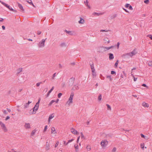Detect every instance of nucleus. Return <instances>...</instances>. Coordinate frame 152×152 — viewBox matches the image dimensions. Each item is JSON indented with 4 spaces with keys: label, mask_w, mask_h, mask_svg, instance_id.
Returning <instances> with one entry per match:
<instances>
[{
    "label": "nucleus",
    "mask_w": 152,
    "mask_h": 152,
    "mask_svg": "<svg viewBox=\"0 0 152 152\" xmlns=\"http://www.w3.org/2000/svg\"><path fill=\"white\" fill-rule=\"evenodd\" d=\"M144 2L146 4H148L149 2V0H145L144 1Z\"/></svg>",
    "instance_id": "49530a36"
},
{
    "label": "nucleus",
    "mask_w": 152,
    "mask_h": 152,
    "mask_svg": "<svg viewBox=\"0 0 152 152\" xmlns=\"http://www.w3.org/2000/svg\"><path fill=\"white\" fill-rule=\"evenodd\" d=\"M109 55V59L110 60L113 59L114 58V56L112 53H110Z\"/></svg>",
    "instance_id": "ddd939ff"
},
{
    "label": "nucleus",
    "mask_w": 152,
    "mask_h": 152,
    "mask_svg": "<svg viewBox=\"0 0 152 152\" xmlns=\"http://www.w3.org/2000/svg\"><path fill=\"white\" fill-rule=\"evenodd\" d=\"M36 132V130H34L31 133V135L32 136H33L35 134Z\"/></svg>",
    "instance_id": "72a5a7b5"
},
{
    "label": "nucleus",
    "mask_w": 152,
    "mask_h": 152,
    "mask_svg": "<svg viewBox=\"0 0 152 152\" xmlns=\"http://www.w3.org/2000/svg\"><path fill=\"white\" fill-rule=\"evenodd\" d=\"M62 95V94L61 93H59L58 94V98H60Z\"/></svg>",
    "instance_id": "864d4df0"
},
{
    "label": "nucleus",
    "mask_w": 152,
    "mask_h": 152,
    "mask_svg": "<svg viewBox=\"0 0 152 152\" xmlns=\"http://www.w3.org/2000/svg\"><path fill=\"white\" fill-rule=\"evenodd\" d=\"M142 106L145 107H149V105L145 102H143L142 103Z\"/></svg>",
    "instance_id": "f3484780"
},
{
    "label": "nucleus",
    "mask_w": 152,
    "mask_h": 152,
    "mask_svg": "<svg viewBox=\"0 0 152 152\" xmlns=\"http://www.w3.org/2000/svg\"><path fill=\"white\" fill-rule=\"evenodd\" d=\"M65 31L66 32V33H67V34H69L70 35H72V34H71V31H67L66 30H65Z\"/></svg>",
    "instance_id": "ea45409f"
},
{
    "label": "nucleus",
    "mask_w": 152,
    "mask_h": 152,
    "mask_svg": "<svg viewBox=\"0 0 152 152\" xmlns=\"http://www.w3.org/2000/svg\"><path fill=\"white\" fill-rule=\"evenodd\" d=\"M132 53V55L133 56L135 55L136 53L137 52L136 51V50L135 49H134L132 52H131Z\"/></svg>",
    "instance_id": "5701e85b"
},
{
    "label": "nucleus",
    "mask_w": 152,
    "mask_h": 152,
    "mask_svg": "<svg viewBox=\"0 0 152 152\" xmlns=\"http://www.w3.org/2000/svg\"><path fill=\"white\" fill-rule=\"evenodd\" d=\"M17 4L19 8L22 11V12H23L24 11V9L22 5L18 2L17 3Z\"/></svg>",
    "instance_id": "6e6552de"
},
{
    "label": "nucleus",
    "mask_w": 152,
    "mask_h": 152,
    "mask_svg": "<svg viewBox=\"0 0 152 152\" xmlns=\"http://www.w3.org/2000/svg\"><path fill=\"white\" fill-rule=\"evenodd\" d=\"M108 144V142L107 140H102L100 144L102 147H106Z\"/></svg>",
    "instance_id": "7ed1b4c3"
},
{
    "label": "nucleus",
    "mask_w": 152,
    "mask_h": 152,
    "mask_svg": "<svg viewBox=\"0 0 152 152\" xmlns=\"http://www.w3.org/2000/svg\"><path fill=\"white\" fill-rule=\"evenodd\" d=\"M84 3H85L86 5V6L88 7L89 9L90 8V7L88 5V1L87 0H86V1H84Z\"/></svg>",
    "instance_id": "b1692460"
},
{
    "label": "nucleus",
    "mask_w": 152,
    "mask_h": 152,
    "mask_svg": "<svg viewBox=\"0 0 152 152\" xmlns=\"http://www.w3.org/2000/svg\"><path fill=\"white\" fill-rule=\"evenodd\" d=\"M119 61L118 60H117L116 63L115 64V68H117L118 66V64Z\"/></svg>",
    "instance_id": "c85d7f7f"
},
{
    "label": "nucleus",
    "mask_w": 152,
    "mask_h": 152,
    "mask_svg": "<svg viewBox=\"0 0 152 152\" xmlns=\"http://www.w3.org/2000/svg\"><path fill=\"white\" fill-rule=\"evenodd\" d=\"M116 150V148L115 147H114L113 148L112 150V152H115Z\"/></svg>",
    "instance_id": "8fccbe9b"
},
{
    "label": "nucleus",
    "mask_w": 152,
    "mask_h": 152,
    "mask_svg": "<svg viewBox=\"0 0 152 152\" xmlns=\"http://www.w3.org/2000/svg\"><path fill=\"white\" fill-rule=\"evenodd\" d=\"M89 64H90V65H94V63L92 61H91L90 62Z\"/></svg>",
    "instance_id": "338daca9"
},
{
    "label": "nucleus",
    "mask_w": 152,
    "mask_h": 152,
    "mask_svg": "<svg viewBox=\"0 0 152 152\" xmlns=\"http://www.w3.org/2000/svg\"><path fill=\"white\" fill-rule=\"evenodd\" d=\"M91 68V69L92 70H95L94 67V64L92 65H90Z\"/></svg>",
    "instance_id": "58836bf2"
},
{
    "label": "nucleus",
    "mask_w": 152,
    "mask_h": 152,
    "mask_svg": "<svg viewBox=\"0 0 152 152\" xmlns=\"http://www.w3.org/2000/svg\"><path fill=\"white\" fill-rule=\"evenodd\" d=\"M74 96V93H71L70 95L69 98V99L68 101L67 102V103H68L69 105L71 104L72 103V100Z\"/></svg>",
    "instance_id": "f03ea898"
},
{
    "label": "nucleus",
    "mask_w": 152,
    "mask_h": 152,
    "mask_svg": "<svg viewBox=\"0 0 152 152\" xmlns=\"http://www.w3.org/2000/svg\"><path fill=\"white\" fill-rule=\"evenodd\" d=\"M144 143H142L140 144V146L142 149H143L144 148Z\"/></svg>",
    "instance_id": "37998d69"
},
{
    "label": "nucleus",
    "mask_w": 152,
    "mask_h": 152,
    "mask_svg": "<svg viewBox=\"0 0 152 152\" xmlns=\"http://www.w3.org/2000/svg\"><path fill=\"white\" fill-rule=\"evenodd\" d=\"M22 68H19L17 69V74H18L20 72L22 71Z\"/></svg>",
    "instance_id": "4be33fe9"
},
{
    "label": "nucleus",
    "mask_w": 152,
    "mask_h": 152,
    "mask_svg": "<svg viewBox=\"0 0 152 152\" xmlns=\"http://www.w3.org/2000/svg\"><path fill=\"white\" fill-rule=\"evenodd\" d=\"M10 118V117L9 116H7V117L6 118V119H5V120L6 121H7V120L8 119H9V118Z\"/></svg>",
    "instance_id": "774afa93"
},
{
    "label": "nucleus",
    "mask_w": 152,
    "mask_h": 152,
    "mask_svg": "<svg viewBox=\"0 0 152 152\" xmlns=\"http://www.w3.org/2000/svg\"><path fill=\"white\" fill-rule=\"evenodd\" d=\"M47 38H46L45 39H42V41H40L38 44V46L39 48H41L45 46V41L46 39Z\"/></svg>",
    "instance_id": "f257e3e1"
},
{
    "label": "nucleus",
    "mask_w": 152,
    "mask_h": 152,
    "mask_svg": "<svg viewBox=\"0 0 152 152\" xmlns=\"http://www.w3.org/2000/svg\"><path fill=\"white\" fill-rule=\"evenodd\" d=\"M108 31H109L108 30H101L100 31L101 32H103V31L107 32Z\"/></svg>",
    "instance_id": "69168bd1"
},
{
    "label": "nucleus",
    "mask_w": 152,
    "mask_h": 152,
    "mask_svg": "<svg viewBox=\"0 0 152 152\" xmlns=\"http://www.w3.org/2000/svg\"><path fill=\"white\" fill-rule=\"evenodd\" d=\"M106 106L107 107V109L108 110H111V108L110 106L108 104H106Z\"/></svg>",
    "instance_id": "4c0bfd02"
},
{
    "label": "nucleus",
    "mask_w": 152,
    "mask_h": 152,
    "mask_svg": "<svg viewBox=\"0 0 152 152\" xmlns=\"http://www.w3.org/2000/svg\"><path fill=\"white\" fill-rule=\"evenodd\" d=\"M47 127H48V126L47 125H46L45 126L44 129L43 130L44 132H45L46 131V130L47 129Z\"/></svg>",
    "instance_id": "3c124183"
},
{
    "label": "nucleus",
    "mask_w": 152,
    "mask_h": 152,
    "mask_svg": "<svg viewBox=\"0 0 152 152\" xmlns=\"http://www.w3.org/2000/svg\"><path fill=\"white\" fill-rule=\"evenodd\" d=\"M54 117V114L53 113L50 115L49 118H48V122H50V120L51 119H52Z\"/></svg>",
    "instance_id": "f8f14e48"
},
{
    "label": "nucleus",
    "mask_w": 152,
    "mask_h": 152,
    "mask_svg": "<svg viewBox=\"0 0 152 152\" xmlns=\"http://www.w3.org/2000/svg\"><path fill=\"white\" fill-rule=\"evenodd\" d=\"M113 47H114L113 46H111L110 47H107V48L105 47H102L104 49V50L105 51H106L107 50L113 48Z\"/></svg>",
    "instance_id": "4468645a"
},
{
    "label": "nucleus",
    "mask_w": 152,
    "mask_h": 152,
    "mask_svg": "<svg viewBox=\"0 0 152 152\" xmlns=\"http://www.w3.org/2000/svg\"><path fill=\"white\" fill-rule=\"evenodd\" d=\"M81 134V138L82 139L84 140L85 139V136L83 135V134L82 132L80 133Z\"/></svg>",
    "instance_id": "bb28decb"
},
{
    "label": "nucleus",
    "mask_w": 152,
    "mask_h": 152,
    "mask_svg": "<svg viewBox=\"0 0 152 152\" xmlns=\"http://www.w3.org/2000/svg\"><path fill=\"white\" fill-rule=\"evenodd\" d=\"M80 20L79 21V23H80L83 24L84 23V20L82 18H80Z\"/></svg>",
    "instance_id": "a211bd4d"
},
{
    "label": "nucleus",
    "mask_w": 152,
    "mask_h": 152,
    "mask_svg": "<svg viewBox=\"0 0 152 152\" xmlns=\"http://www.w3.org/2000/svg\"><path fill=\"white\" fill-rule=\"evenodd\" d=\"M41 33V31H37V34L38 35H39Z\"/></svg>",
    "instance_id": "e2e57ef3"
},
{
    "label": "nucleus",
    "mask_w": 152,
    "mask_h": 152,
    "mask_svg": "<svg viewBox=\"0 0 152 152\" xmlns=\"http://www.w3.org/2000/svg\"><path fill=\"white\" fill-rule=\"evenodd\" d=\"M86 148L87 150L88 151H90L91 149V146L89 145H88L86 147Z\"/></svg>",
    "instance_id": "393cba45"
},
{
    "label": "nucleus",
    "mask_w": 152,
    "mask_h": 152,
    "mask_svg": "<svg viewBox=\"0 0 152 152\" xmlns=\"http://www.w3.org/2000/svg\"><path fill=\"white\" fill-rule=\"evenodd\" d=\"M39 107V105H36L33 108V111H34V110L36 111L38 109Z\"/></svg>",
    "instance_id": "412c9836"
},
{
    "label": "nucleus",
    "mask_w": 152,
    "mask_h": 152,
    "mask_svg": "<svg viewBox=\"0 0 152 152\" xmlns=\"http://www.w3.org/2000/svg\"><path fill=\"white\" fill-rule=\"evenodd\" d=\"M95 70H92V75L93 77V78H94V77H95L96 76V73L95 72Z\"/></svg>",
    "instance_id": "9d476101"
},
{
    "label": "nucleus",
    "mask_w": 152,
    "mask_h": 152,
    "mask_svg": "<svg viewBox=\"0 0 152 152\" xmlns=\"http://www.w3.org/2000/svg\"><path fill=\"white\" fill-rule=\"evenodd\" d=\"M127 55H126V53L123 54L121 56L122 58H126V56H127Z\"/></svg>",
    "instance_id": "e433bc0d"
},
{
    "label": "nucleus",
    "mask_w": 152,
    "mask_h": 152,
    "mask_svg": "<svg viewBox=\"0 0 152 152\" xmlns=\"http://www.w3.org/2000/svg\"><path fill=\"white\" fill-rule=\"evenodd\" d=\"M0 125L2 129L5 132H6L7 131V129L5 124L1 121H0Z\"/></svg>",
    "instance_id": "20e7f679"
},
{
    "label": "nucleus",
    "mask_w": 152,
    "mask_h": 152,
    "mask_svg": "<svg viewBox=\"0 0 152 152\" xmlns=\"http://www.w3.org/2000/svg\"><path fill=\"white\" fill-rule=\"evenodd\" d=\"M147 37H149L152 40V35L151 34H149L147 35Z\"/></svg>",
    "instance_id": "09e8293b"
},
{
    "label": "nucleus",
    "mask_w": 152,
    "mask_h": 152,
    "mask_svg": "<svg viewBox=\"0 0 152 152\" xmlns=\"http://www.w3.org/2000/svg\"><path fill=\"white\" fill-rule=\"evenodd\" d=\"M98 100L99 101H100L102 99V95L101 94H99V96L98 98Z\"/></svg>",
    "instance_id": "cd10ccee"
},
{
    "label": "nucleus",
    "mask_w": 152,
    "mask_h": 152,
    "mask_svg": "<svg viewBox=\"0 0 152 152\" xmlns=\"http://www.w3.org/2000/svg\"><path fill=\"white\" fill-rule=\"evenodd\" d=\"M40 100V98H39L38 102L36 103V105H38Z\"/></svg>",
    "instance_id": "4d7b16f0"
},
{
    "label": "nucleus",
    "mask_w": 152,
    "mask_h": 152,
    "mask_svg": "<svg viewBox=\"0 0 152 152\" xmlns=\"http://www.w3.org/2000/svg\"><path fill=\"white\" fill-rule=\"evenodd\" d=\"M42 82H40L39 83H38L36 84V86L37 87H39L40 86V84H42Z\"/></svg>",
    "instance_id": "a19ab883"
},
{
    "label": "nucleus",
    "mask_w": 152,
    "mask_h": 152,
    "mask_svg": "<svg viewBox=\"0 0 152 152\" xmlns=\"http://www.w3.org/2000/svg\"><path fill=\"white\" fill-rule=\"evenodd\" d=\"M49 142H46L45 145V150L47 151L50 149V145Z\"/></svg>",
    "instance_id": "0eeeda50"
},
{
    "label": "nucleus",
    "mask_w": 152,
    "mask_h": 152,
    "mask_svg": "<svg viewBox=\"0 0 152 152\" xmlns=\"http://www.w3.org/2000/svg\"><path fill=\"white\" fill-rule=\"evenodd\" d=\"M79 88V86L78 84H76L72 88V90H78Z\"/></svg>",
    "instance_id": "423d86ee"
},
{
    "label": "nucleus",
    "mask_w": 152,
    "mask_h": 152,
    "mask_svg": "<svg viewBox=\"0 0 152 152\" xmlns=\"http://www.w3.org/2000/svg\"><path fill=\"white\" fill-rule=\"evenodd\" d=\"M133 77L134 78V81H136L137 80V78L135 77L134 75H133Z\"/></svg>",
    "instance_id": "0e129e2a"
},
{
    "label": "nucleus",
    "mask_w": 152,
    "mask_h": 152,
    "mask_svg": "<svg viewBox=\"0 0 152 152\" xmlns=\"http://www.w3.org/2000/svg\"><path fill=\"white\" fill-rule=\"evenodd\" d=\"M2 111L4 114H7V111L6 110H2Z\"/></svg>",
    "instance_id": "13d9d810"
},
{
    "label": "nucleus",
    "mask_w": 152,
    "mask_h": 152,
    "mask_svg": "<svg viewBox=\"0 0 152 152\" xmlns=\"http://www.w3.org/2000/svg\"><path fill=\"white\" fill-rule=\"evenodd\" d=\"M104 41L105 43H108L110 42V40L107 37L104 38Z\"/></svg>",
    "instance_id": "9b49d317"
},
{
    "label": "nucleus",
    "mask_w": 152,
    "mask_h": 152,
    "mask_svg": "<svg viewBox=\"0 0 152 152\" xmlns=\"http://www.w3.org/2000/svg\"><path fill=\"white\" fill-rule=\"evenodd\" d=\"M0 2L3 4V5L4 6H5V7H7V8L8 7H9V5H8V4H6L4 2L1 1H0Z\"/></svg>",
    "instance_id": "aec40b11"
},
{
    "label": "nucleus",
    "mask_w": 152,
    "mask_h": 152,
    "mask_svg": "<svg viewBox=\"0 0 152 152\" xmlns=\"http://www.w3.org/2000/svg\"><path fill=\"white\" fill-rule=\"evenodd\" d=\"M56 76V73H54L53 74V76L51 78V79L52 80H53L54 78V77H55Z\"/></svg>",
    "instance_id": "c03bdc74"
},
{
    "label": "nucleus",
    "mask_w": 152,
    "mask_h": 152,
    "mask_svg": "<svg viewBox=\"0 0 152 152\" xmlns=\"http://www.w3.org/2000/svg\"><path fill=\"white\" fill-rule=\"evenodd\" d=\"M140 135H141V136L142 137V138H145V136L143 134H140Z\"/></svg>",
    "instance_id": "bf43d9fd"
},
{
    "label": "nucleus",
    "mask_w": 152,
    "mask_h": 152,
    "mask_svg": "<svg viewBox=\"0 0 152 152\" xmlns=\"http://www.w3.org/2000/svg\"><path fill=\"white\" fill-rule=\"evenodd\" d=\"M107 78L110 81H112L113 80V79L112 77V76L111 75H107L106 76Z\"/></svg>",
    "instance_id": "6ab92c4d"
},
{
    "label": "nucleus",
    "mask_w": 152,
    "mask_h": 152,
    "mask_svg": "<svg viewBox=\"0 0 152 152\" xmlns=\"http://www.w3.org/2000/svg\"><path fill=\"white\" fill-rule=\"evenodd\" d=\"M94 14V15H95V14L96 15H98V16L101 15H102V13H98L95 12Z\"/></svg>",
    "instance_id": "c9c22d12"
},
{
    "label": "nucleus",
    "mask_w": 152,
    "mask_h": 152,
    "mask_svg": "<svg viewBox=\"0 0 152 152\" xmlns=\"http://www.w3.org/2000/svg\"><path fill=\"white\" fill-rule=\"evenodd\" d=\"M58 144H59V142L58 141L57 142H56V143L55 144V147L56 148L58 146Z\"/></svg>",
    "instance_id": "de8ad7c7"
},
{
    "label": "nucleus",
    "mask_w": 152,
    "mask_h": 152,
    "mask_svg": "<svg viewBox=\"0 0 152 152\" xmlns=\"http://www.w3.org/2000/svg\"><path fill=\"white\" fill-rule=\"evenodd\" d=\"M129 4H126L125 5V7L126 8H128L129 7Z\"/></svg>",
    "instance_id": "680f3d73"
},
{
    "label": "nucleus",
    "mask_w": 152,
    "mask_h": 152,
    "mask_svg": "<svg viewBox=\"0 0 152 152\" xmlns=\"http://www.w3.org/2000/svg\"><path fill=\"white\" fill-rule=\"evenodd\" d=\"M27 2L29 3V4L30 5H32L33 6H34V4H33V3H32V1H31V0H29V1H27Z\"/></svg>",
    "instance_id": "a878e982"
},
{
    "label": "nucleus",
    "mask_w": 152,
    "mask_h": 152,
    "mask_svg": "<svg viewBox=\"0 0 152 152\" xmlns=\"http://www.w3.org/2000/svg\"><path fill=\"white\" fill-rule=\"evenodd\" d=\"M54 88V86L52 87V88L48 91V92H49V93H50L53 90Z\"/></svg>",
    "instance_id": "5fc2aeb1"
},
{
    "label": "nucleus",
    "mask_w": 152,
    "mask_h": 152,
    "mask_svg": "<svg viewBox=\"0 0 152 152\" xmlns=\"http://www.w3.org/2000/svg\"><path fill=\"white\" fill-rule=\"evenodd\" d=\"M71 132L74 134H77L78 133L77 131L72 128L71 129Z\"/></svg>",
    "instance_id": "1a4fd4ad"
},
{
    "label": "nucleus",
    "mask_w": 152,
    "mask_h": 152,
    "mask_svg": "<svg viewBox=\"0 0 152 152\" xmlns=\"http://www.w3.org/2000/svg\"><path fill=\"white\" fill-rule=\"evenodd\" d=\"M74 147L75 149H79V146L77 145H74Z\"/></svg>",
    "instance_id": "79ce46f5"
},
{
    "label": "nucleus",
    "mask_w": 152,
    "mask_h": 152,
    "mask_svg": "<svg viewBox=\"0 0 152 152\" xmlns=\"http://www.w3.org/2000/svg\"><path fill=\"white\" fill-rule=\"evenodd\" d=\"M75 81V78L73 77H71L70 79L69 82V85H72L74 83Z\"/></svg>",
    "instance_id": "39448f33"
},
{
    "label": "nucleus",
    "mask_w": 152,
    "mask_h": 152,
    "mask_svg": "<svg viewBox=\"0 0 152 152\" xmlns=\"http://www.w3.org/2000/svg\"><path fill=\"white\" fill-rule=\"evenodd\" d=\"M10 11H13L14 12H17V11L16 10H14L12 8H11L10 9Z\"/></svg>",
    "instance_id": "a18cd8bd"
},
{
    "label": "nucleus",
    "mask_w": 152,
    "mask_h": 152,
    "mask_svg": "<svg viewBox=\"0 0 152 152\" xmlns=\"http://www.w3.org/2000/svg\"><path fill=\"white\" fill-rule=\"evenodd\" d=\"M25 127L26 129L30 128V124L29 123H26L25 125Z\"/></svg>",
    "instance_id": "dca6fc26"
},
{
    "label": "nucleus",
    "mask_w": 152,
    "mask_h": 152,
    "mask_svg": "<svg viewBox=\"0 0 152 152\" xmlns=\"http://www.w3.org/2000/svg\"><path fill=\"white\" fill-rule=\"evenodd\" d=\"M73 139H71V140H69L68 142L66 143V145H67L68 143L72 141L73 140Z\"/></svg>",
    "instance_id": "603ef678"
},
{
    "label": "nucleus",
    "mask_w": 152,
    "mask_h": 152,
    "mask_svg": "<svg viewBox=\"0 0 152 152\" xmlns=\"http://www.w3.org/2000/svg\"><path fill=\"white\" fill-rule=\"evenodd\" d=\"M55 102V100H52L49 103L48 105L49 106H50L53 103Z\"/></svg>",
    "instance_id": "473e14b6"
},
{
    "label": "nucleus",
    "mask_w": 152,
    "mask_h": 152,
    "mask_svg": "<svg viewBox=\"0 0 152 152\" xmlns=\"http://www.w3.org/2000/svg\"><path fill=\"white\" fill-rule=\"evenodd\" d=\"M116 72L115 71H112L111 72V75L115 74Z\"/></svg>",
    "instance_id": "6e6d98bb"
},
{
    "label": "nucleus",
    "mask_w": 152,
    "mask_h": 152,
    "mask_svg": "<svg viewBox=\"0 0 152 152\" xmlns=\"http://www.w3.org/2000/svg\"><path fill=\"white\" fill-rule=\"evenodd\" d=\"M51 133L54 134H56V131L54 127H53L51 128Z\"/></svg>",
    "instance_id": "2eb2a0df"
},
{
    "label": "nucleus",
    "mask_w": 152,
    "mask_h": 152,
    "mask_svg": "<svg viewBox=\"0 0 152 152\" xmlns=\"http://www.w3.org/2000/svg\"><path fill=\"white\" fill-rule=\"evenodd\" d=\"M28 105L29 104H28L27 103H26V104H25L24 105V108H27L28 106Z\"/></svg>",
    "instance_id": "f704fd0d"
},
{
    "label": "nucleus",
    "mask_w": 152,
    "mask_h": 152,
    "mask_svg": "<svg viewBox=\"0 0 152 152\" xmlns=\"http://www.w3.org/2000/svg\"><path fill=\"white\" fill-rule=\"evenodd\" d=\"M66 46V44L65 43H62L60 45V46L61 47H65Z\"/></svg>",
    "instance_id": "7c9ffc66"
},
{
    "label": "nucleus",
    "mask_w": 152,
    "mask_h": 152,
    "mask_svg": "<svg viewBox=\"0 0 152 152\" xmlns=\"http://www.w3.org/2000/svg\"><path fill=\"white\" fill-rule=\"evenodd\" d=\"M117 16V15L116 14H114L113 15L111 16V19H114L115 17H116Z\"/></svg>",
    "instance_id": "c756f323"
},
{
    "label": "nucleus",
    "mask_w": 152,
    "mask_h": 152,
    "mask_svg": "<svg viewBox=\"0 0 152 152\" xmlns=\"http://www.w3.org/2000/svg\"><path fill=\"white\" fill-rule=\"evenodd\" d=\"M148 65L149 66H152V61H148Z\"/></svg>",
    "instance_id": "2f4dec72"
},
{
    "label": "nucleus",
    "mask_w": 152,
    "mask_h": 152,
    "mask_svg": "<svg viewBox=\"0 0 152 152\" xmlns=\"http://www.w3.org/2000/svg\"><path fill=\"white\" fill-rule=\"evenodd\" d=\"M129 9L130 10H133V8L131 5H129Z\"/></svg>",
    "instance_id": "052dcab7"
}]
</instances>
